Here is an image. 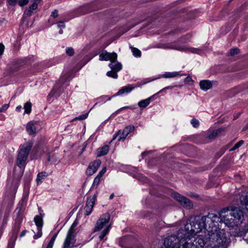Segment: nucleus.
I'll return each instance as SVG.
<instances>
[{"instance_id":"nucleus-49","label":"nucleus","mask_w":248,"mask_h":248,"mask_svg":"<svg viewBox=\"0 0 248 248\" xmlns=\"http://www.w3.org/2000/svg\"><path fill=\"white\" fill-rule=\"evenodd\" d=\"M34 0V1H36V2H37V3H38V4L39 3H40V1H41L42 0Z\"/></svg>"},{"instance_id":"nucleus-26","label":"nucleus","mask_w":248,"mask_h":248,"mask_svg":"<svg viewBox=\"0 0 248 248\" xmlns=\"http://www.w3.org/2000/svg\"><path fill=\"white\" fill-rule=\"evenodd\" d=\"M56 237H57L56 234L53 236V237L50 239L49 242L47 244L46 248H53V246L54 242L55 241V239L56 238Z\"/></svg>"},{"instance_id":"nucleus-30","label":"nucleus","mask_w":248,"mask_h":248,"mask_svg":"<svg viewBox=\"0 0 248 248\" xmlns=\"http://www.w3.org/2000/svg\"><path fill=\"white\" fill-rule=\"evenodd\" d=\"M191 124L194 127H197L199 125V122L196 119H193L191 120Z\"/></svg>"},{"instance_id":"nucleus-38","label":"nucleus","mask_w":248,"mask_h":248,"mask_svg":"<svg viewBox=\"0 0 248 248\" xmlns=\"http://www.w3.org/2000/svg\"><path fill=\"white\" fill-rule=\"evenodd\" d=\"M9 108V105L4 104L3 105L1 108H0V112H3L8 109Z\"/></svg>"},{"instance_id":"nucleus-11","label":"nucleus","mask_w":248,"mask_h":248,"mask_svg":"<svg viewBox=\"0 0 248 248\" xmlns=\"http://www.w3.org/2000/svg\"><path fill=\"white\" fill-rule=\"evenodd\" d=\"M173 197L184 207L190 209L192 207V204L191 202L188 199L181 196L180 194L176 193H174Z\"/></svg>"},{"instance_id":"nucleus-29","label":"nucleus","mask_w":248,"mask_h":248,"mask_svg":"<svg viewBox=\"0 0 248 248\" xmlns=\"http://www.w3.org/2000/svg\"><path fill=\"white\" fill-rule=\"evenodd\" d=\"M66 54L70 56H72L74 54L75 51L72 47H67L66 49Z\"/></svg>"},{"instance_id":"nucleus-3","label":"nucleus","mask_w":248,"mask_h":248,"mask_svg":"<svg viewBox=\"0 0 248 248\" xmlns=\"http://www.w3.org/2000/svg\"><path fill=\"white\" fill-rule=\"evenodd\" d=\"M220 219L228 227H233L242 222L244 218L243 212L239 208L231 210L223 209L220 214Z\"/></svg>"},{"instance_id":"nucleus-1","label":"nucleus","mask_w":248,"mask_h":248,"mask_svg":"<svg viewBox=\"0 0 248 248\" xmlns=\"http://www.w3.org/2000/svg\"><path fill=\"white\" fill-rule=\"evenodd\" d=\"M211 221L208 217H204L200 221L186 224L181 228L177 236L171 235L165 238L164 245L166 248H203L205 245L206 234L203 224Z\"/></svg>"},{"instance_id":"nucleus-22","label":"nucleus","mask_w":248,"mask_h":248,"mask_svg":"<svg viewBox=\"0 0 248 248\" xmlns=\"http://www.w3.org/2000/svg\"><path fill=\"white\" fill-rule=\"evenodd\" d=\"M34 222L38 228H41L43 225L42 218L40 216H37L34 217Z\"/></svg>"},{"instance_id":"nucleus-13","label":"nucleus","mask_w":248,"mask_h":248,"mask_svg":"<svg viewBox=\"0 0 248 248\" xmlns=\"http://www.w3.org/2000/svg\"><path fill=\"white\" fill-rule=\"evenodd\" d=\"M38 123L37 122H29L26 126V130L29 135H34L38 128Z\"/></svg>"},{"instance_id":"nucleus-31","label":"nucleus","mask_w":248,"mask_h":248,"mask_svg":"<svg viewBox=\"0 0 248 248\" xmlns=\"http://www.w3.org/2000/svg\"><path fill=\"white\" fill-rule=\"evenodd\" d=\"M99 102H105L107 100H110V97H108L107 96H102L99 97L98 99Z\"/></svg>"},{"instance_id":"nucleus-42","label":"nucleus","mask_w":248,"mask_h":248,"mask_svg":"<svg viewBox=\"0 0 248 248\" xmlns=\"http://www.w3.org/2000/svg\"><path fill=\"white\" fill-rule=\"evenodd\" d=\"M192 78L189 77H186L185 79V82L188 83H190L192 82Z\"/></svg>"},{"instance_id":"nucleus-9","label":"nucleus","mask_w":248,"mask_h":248,"mask_svg":"<svg viewBox=\"0 0 248 248\" xmlns=\"http://www.w3.org/2000/svg\"><path fill=\"white\" fill-rule=\"evenodd\" d=\"M96 194H94L93 196H90L88 199L84 208L85 214L86 216H89L92 213L95 202L96 200Z\"/></svg>"},{"instance_id":"nucleus-4","label":"nucleus","mask_w":248,"mask_h":248,"mask_svg":"<svg viewBox=\"0 0 248 248\" xmlns=\"http://www.w3.org/2000/svg\"><path fill=\"white\" fill-rule=\"evenodd\" d=\"M109 214L106 213L101 215L96 222L94 231V232H97L102 230L99 236L100 240H102L109 231L111 226Z\"/></svg>"},{"instance_id":"nucleus-6","label":"nucleus","mask_w":248,"mask_h":248,"mask_svg":"<svg viewBox=\"0 0 248 248\" xmlns=\"http://www.w3.org/2000/svg\"><path fill=\"white\" fill-rule=\"evenodd\" d=\"M78 224L77 220H75L70 227L62 245V248H74L76 247V228Z\"/></svg>"},{"instance_id":"nucleus-27","label":"nucleus","mask_w":248,"mask_h":248,"mask_svg":"<svg viewBox=\"0 0 248 248\" xmlns=\"http://www.w3.org/2000/svg\"><path fill=\"white\" fill-rule=\"evenodd\" d=\"M100 180H101V177H100L97 175L96 177L94 178V179L93 180V182L92 185V187L93 188L96 187L97 186L99 185V184L100 183Z\"/></svg>"},{"instance_id":"nucleus-33","label":"nucleus","mask_w":248,"mask_h":248,"mask_svg":"<svg viewBox=\"0 0 248 248\" xmlns=\"http://www.w3.org/2000/svg\"><path fill=\"white\" fill-rule=\"evenodd\" d=\"M238 52H239L238 49L235 48L232 49L230 50V53L231 55L234 56L236 54H237L238 53Z\"/></svg>"},{"instance_id":"nucleus-28","label":"nucleus","mask_w":248,"mask_h":248,"mask_svg":"<svg viewBox=\"0 0 248 248\" xmlns=\"http://www.w3.org/2000/svg\"><path fill=\"white\" fill-rule=\"evenodd\" d=\"M107 75L108 77H110L114 78H118V75L117 74V72L112 70L111 71L108 72L107 73Z\"/></svg>"},{"instance_id":"nucleus-37","label":"nucleus","mask_w":248,"mask_h":248,"mask_svg":"<svg viewBox=\"0 0 248 248\" xmlns=\"http://www.w3.org/2000/svg\"><path fill=\"white\" fill-rule=\"evenodd\" d=\"M107 168L106 167L103 168L99 172L97 176L101 177L104 175V174L106 172Z\"/></svg>"},{"instance_id":"nucleus-20","label":"nucleus","mask_w":248,"mask_h":248,"mask_svg":"<svg viewBox=\"0 0 248 248\" xmlns=\"http://www.w3.org/2000/svg\"><path fill=\"white\" fill-rule=\"evenodd\" d=\"M151 97L148 98L146 99L142 100L138 103V106L140 108H146L151 102Z\"/></svg>"},{"instance_id":"nucleus-47","label":"nucleus","mask_w":248,"mask_h":248,"mask_svg":"<svg viewBox=\"0 0 248 248\" xmlns=\"http://www.w3.org/2000/svg\"><path fill=\"white\" fill-rule=\"evenodd\" d=\"M113 197H114V194H112L110 195V196L109 197V199H113Z\"/></svg>"},{"instance_id":"nucleus-10","label":"nucleus","mask_w":248,"mask_h":248,"mask_svg":"<svg viewBox=\"0 0 248 248\" xmlns=\"http://www.w3.org/2000/svg\"><path fill=\"white\" fill-rule=\"evenodd\" d=\"M165 48H170L179 51H190L193 53H199L200 50L196 48H190L183 46L177 45L174 43L168 44L164 47Z\"/></svg>"},{"instance_id":"nucleus-15","label":"nucleus","mask_w":248,"mask_h":248,"mask_svg":"<svg viewBox=\"0 0 248 248\" xmlns=\"http://www.w3.org/2000/svg\"><path fill=\"white\" fill-rule=\"evenodd\" d=\"M134 88L135 86H134L133 85H128L126 86L123 87L118 91L116 95H120L124 93H129L131 92V91Z\"/></svg>"},{"instance_id":"nucleus-17","label":"nucleus","mask_w":248,"mask_h":248,"mask_svg":"<svg viewBox=\"0 0 248 248\" xmlns=\"http://www.w3.org/2000/svg\"><path fill=\"white\" fill-rule=\"evenodd\" d=\"M109 150V146L105 145L101 148L98 149L97 151V156H101L106 155Z\"/></svg>"},{"instance_id":"nucleus-40","label":"nucleus","mask_w":248,"mask_h":248,"mask_svg":"<svg viewBox=\"0 0 248 248\" xmlns=\"http://www.w3.org/2000/svg\"><path fill=\"white\" fill-rule=\"evenodd\" d=\"M19 0H9V3L11 5H15Z\"/></svg>"},{"instance_id":"nucleus-36","label":"nucleus","mask_w":248,"mask_h":248,"mask_svg":"<svg viewBox=\"0 0 248 248\" xmlns=\"http://www.w3.org/2000/svg\"><path fill=\"white\" fill-rule=\"evenodd\" d=\"M38 232L37 234H35L33 236V237L35 239H37L42 236V232L41 230V228H38Z\"/></svg>"},{"instance_id":"nucleus-16","label":"nucleus","mask_w":248,"mask_h":248,"mask_svg":"<svg viewBox=\"0 0 248 248\" xmlns=\"http://www.w3.org/2000/svg\"><path fill=\"white\" fill-rule=\"evenodd\" d=\"M37 7L38 3L33 0V3L30 6L29 8L25 11V14L29 16H31L33 11L36 10Z\"/></svg>"},{"instance_id":"nucleus-46","label":"nucleus","mask_w":248,"mask_h":248,"mask_svg":"<svg viewBox=\"0 0 248 248\" xmlns=\"http://www.w3.org/2000/svg\"><path fill=\"white\" fill-rule=\"evenodd\" d=\"M169 88H170V87H165V88H163V89H162L161 90H160V91L158 92V93H160V92H162V91H164V90H165V89H169Z\"/></svg>"},{"instance_id":"nucleus-39","label":"nucleus","mask_w":248,"mask_h":248,"mask_svg":"<svg viewBox=\"0 0 248 248\" xmlns=\"http://www.w3.org/2000/svg\"><path fill=\"white\" fill-rule=\"evenodd\" d=\"M51 16L54 18H56L58 16V12L57 10H54L51 14Z\"/></svg>"},{"instance_id":"nucleus-18","label":"nucleus","mask_w":248,"mask_h":248,"mask_svg":"<svg viewBox=\"0 0 248 248\" xmlns=\"http://www.w3.org/2000/svg\"><path fill=\"white\" fill-rule=\"evenodd\" d=\"M47 174L46 172H41L38 174L36 181L38 185H40L43 180H44L47 176Z\"/></svg>"},{"instance_id":"nucleus-5","label":"nucleus","mask_w":248,"mask_h":248,"mask_svg":"<svg viewBox=\"0 0 248 248\" xmlns=\"http://www.w3.org/2000/svg\"><path fill=\"white\" fill-rule=\"evenodd\" d=\"M32 146V144L31 142H27L20 146L16 158V165L19 167H25Z\"/></svg>"},{"instance_id":"nucleus-50","label":"nucleus","mask_w":248,"mask_h":248,"mask_svg":"<svg viewBox=\"0 0 248 248\" xmlns=\"http://www.w3.org/2000/svg\"><path fill=\"white\" fill-rule=\"evenodd\" d=\"M59 33H60V34H62L63 33L62 30L61 29L60 30Z\"/></svg>"},{"instance_id":"nucleus-24","label":"nucleus","mask_w":248,"mask_h":248,"mask_svg":"<svg viewBox=\"0 0 248 248\" xmlns=\"http://www.w3.org/2000/svg\"><path fill=\"white\" fill-rule=\"evenodd\" d=\"M131 50L133 54L137 57H140L141 56V52L137 48L134 47H131Z\"/></svg>"},{"instance_id":"nucleus-35","label":"nucleus","mask_w":248,"mask_h":248,"mask_svg":"<svg viewBox=\"0 0 248 248\" xmlns=\"http://www.w3.org/2000/svg\"><path fill=\"white\" fill-rule=\"evenodd\" d=\"M88 115V114L86 113V114L81 115L77 117L76 118H75V119L76 120H84V119H85L86 118H87Z\"/></svg>"},{"instance_id":"nucleus-14","label":"nucleus","mask_w":248,"mask_h":248,"mask_svg":"<svg viewBox=\"0 0 248 248\" xmlns=\"http://www.w3.org/2000/svg\"><path fill=\"white\" fill-rule=\"evenodd\" d=\"M213 82L208 80H203L200 81V86L202 90L207 91L213 86Z\"/></svg>"},{"instance_id":"nucleus-45","label":"nucleus","mask_w":248,"mask_h":248,"mask_svg":"<svg viewBox=\"0 0 248 248\" xmlns=\"http://www.w3.org/2000/svg\"><path fill=\"white\" fill-rule=\"evenodd\" d=\"M26 231H23L21 232V234H20V236H23L25 235V233H26Z\"/></svg>"},{"instance_id":"nucleus-2","label":"nucleus","mask_w":248,"mask_h":248,"mask_svg":"<svg viewBox=\"0 0 248 248\" xmlns=\"http://www.w3.org/2000/svg\"><path fill=\"white\" fill-rule=\"evenodd\" d=\"M213 215L212 214H210L207 216L202 217L200 219L196 220L195 222L200 221L204 217L210 218L211 221H205L203 226L206 234L205 244L206 243L207 240L210 239V240H212V241L214 243V246L215 247H224L226 245L227 239L224 236V233L221 232L215 233L212 232L213 229H210V228H212L213 226Z\"/></svg>"},{"instance_id":"nucleus-12","label":"nucleus","mask_w":248,"mask_h":248,"mask_svg":"<svg viewBox=\"0 0 248 248\" xmlns=\"http://www.w3.org/2000/svg\"><path fill=\"white\" fill-rule=\"evenodd\" d=\"M100 164L101 161L99 160H96L91 163L86 171V174L89 176L92 175L96 171Z\"/></svg>"},{"instance_id":"nucleus-34","label":"nucleus","mask_w":248,"mask_h":248,"mask_svg":"<svg viewBox=\"0 0 248 248\" xmlns=\"http://www.w3.org/2000/svg\"><path fill=\"white\" fill-rule=\"evenodd\" d=\"M243 143H244V141L242 140L238 141L234 145V146H233V147L232 148V150H235V149L239 148L243 144Z\"/></svg>"},{"instance_id":"nucleus-8","label":"nucleus","mask_w":248,"mask_h":248,"mask_svg":"<svg viewBox=\"0 0 248 248\" xmlns=\"http://www.w3.org/2000/svg\"><path fill=\"white\" fill-rule=\"evenodd\" d=\"M117 58V54L115 52L109 53L106 50L103 51L99 55L100 60L110 61V62H114Z\"/></svg>"},{"instance_id":"nucleus-7","label":"nucleus","mask_w":248,"mask_h":248,"mask_svg":"<svg viewBox=\"0 0 248 248\" xmlns=\"http://www.w3.org/2000/svg\"><path fill=\"white\" fill-rule=\"evenodd\" d=\"M134 128H135L134 126L129 125L126 127L123 130L122 132L119 130L117 133L113 135L112 140H115L118 136H119L118 140H124L128 136V135L134 130Z\"/></svg>"},{"instance_id":"nucleus-21","label":"nucleus","mask_w":248,"mask_h":248,"mask_svg":"<svg viewBox=\"0 0 248 248\" xmlns=\"http://www.w3.org/2000/svg\"><path fill=\"white\" fill-rule=\"evenodd\" d=\"M221 132V130L220 129L213 131L210 133L207 136V137L209 139H213L217 137L218 134Z\"/></svg>"},{"instance_id":"nucleus-19","label":"nucleus","mask_w":248,"mask_h":248,"mask_svg":"<svg viewBox=\"0 0 248 248\" xmlns=\"http://www.w3.org/2000/svg\"><path fill=\"white\" fill-rule=\"evenodd\" d=\"M113 62H110L109 64V67L111 68V69L113 71H114L116 72L120 71L122 68V65L121 63L117 62L116 63L113 64Z\"/></svg>"},{"instance_id":"nucleus-23","label":"nucleus","mask_w":248,"mask_h":248,"mask_svg":"<svg viewBox=\"0 0 248 248\" xmlns=\"http://www.w3.org/2000/svg\"><path fill=\"white\" fill-rule=\"evenodd\" d=\"M179 75V74L177 72L167 73L163 75V77L165 78H172L176 77Z\"/></svg>"},{"instance_id":"nucleus-44","label":"nucleus","mask_w":248,"mask_h":248,"mask_svg":"<svg viewBox=\"0 0 248 248\" xmlns=\"http://www.w3.org/2000/svg\"><path fill=\"white\" fill-rule=\"evenodd\" d=\"M21 108L22 107L21 106H18L16 108V110L17 111H20Z\"/></svg>"},{"instance_id":"nucleus-25","label":"nucleus","mask_w":248,"mask_h":248,"mask_svg":"<svg viewBox=\"0 0 248 248\" xmlns=\"http://www.w3.org/2000/svg\"><path fill=\"white\" fill-rule=\"evenodd\" d=\"M24 108L25 112L26 113H30L31 110V104L30 102H27L25 104Z\"/></svg>"},{"instance_id":"nucleus-41","label":"nucleus","mask_w":248,"mask_h":248,"mask_svg":"<svg viewBox=\"0 0 248 248\" xmlns=\"http://www.w3.org/2000/svg\"><path fill=\"white\" fill-rule=\"evenodd\" d=\"M58 27L59 28H65V25L64 24L63 22H62V21L59 22L58 23Z\"/></svg>"},{"instance_id":"nucleus-51","label":"nucleus","mask_w":248,"mask_h":248,"mask_svg":"<svg viewBox=\"0 0 248 248\" xmlns=\"http://www.w3.org/2000/svg\"><path fill=\"white\" fill-rule=\"evenodd\" d=\"M97 103H95V104H94V106H95V105L97 104Z\"/></svg>"},{"instance_id":"nucleus-43","label":"nucleus","mask_w":248,"mask_h":248,"mask_svg":"<svg viewBox=\"0 0 248 248\" xmlns=\"http://www.w3.org/2000/svg\"><path fill=\"white\" fill-rule=\"evenodd\" d=\"M4 50V46L1 44H0V55H1L3 52Z\"/></svg>"},{"instance_id":"nucleus-48","label":"nucleus","mask_w":248,"mask_h":248,"mask_svg":"<svg viewBox=\"0 0 248 248\" xmlns=\"http://www.w3.org/2000/svg\"><path fill=\"white\" fill-rule=\"evenodd\" d=\"M34 0V1H36V2H37V3H38V4L39 3H40V1H41L42 0Z\"/></svg>"},{"instance_id":"nucleus-32","label":"nucleus","mask_w":248,"mask_h":248,"mask_svg":"<svg viewBox=\"0 0 248 248\" xmlns=\"http://www.w3.org/2000/svg\"><path fill=\"white\" fill-rule=\"evenodd\" d=\"M29 1L30 0H19L18 4L20 6H23L27 5L29 3Z\"/></svg>"}]
</instances>
